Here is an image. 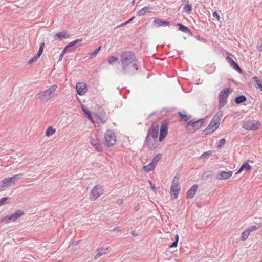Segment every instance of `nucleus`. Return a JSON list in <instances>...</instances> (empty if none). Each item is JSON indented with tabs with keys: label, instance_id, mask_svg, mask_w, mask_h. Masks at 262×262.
Instances as JSON below:
<instances>
[{
	"label": "nucleus",
	"instance_id": "obj_13",
	"mask_svg": "<svg viewBox=\"0 0 262 262\" xmlns=\"http://www.w3.org/2000/svg\"><path fill=\"white\" fill-rule=\"evenodd\" d=\"M76 88L77 92L79 95H83L86 92V84L84 82H78L76 85Z\"/></svg>",
	"mask_w": 262,
	"mask_h": 262
},
{
	"label": "nucleus",
	"instance_id": "obj_8",
	"mask_svg": "<svg viewBox=\"0 0 262 262\" xmlns=\"http://www.w3.org/2000/svg\"><path fill=\"white\" fill-rule=\"evenodd\" d=\"M261 125V123L255 120H248L244 121L243 124V127L249 131H256L258 130Z\"/></svg>",
	"mask_w": 262,
	"mask_h": 262
},
{
	"label": "nucleus",
	"instance_id": "obj_11",
	"mask_svg": "<svg viewBox=\"0 0 262 262\" xmlns=\"http://www.w3.org/2000/svg\"><path fill=\"white\" fill-rule=\"evenodd\" d=\"M204 122L203 119H200L198 121H193L191 120L188 123V126H191L192 128H190V130L194 132L199 129L201 128L203 126Z\"/></svg>",
	"mask_w": 262,
	"mask_h": 262
},
{
	"label": "nucleus",
	"instance_id": "obj_4",
	"mask_svg": "<svg viewBox=\"0 0 262 262\" xmlns=\"http://www.w3.org/2000/svg\"><path fill=\"white\" fill-rule=\"evenodd\" d=\"M57 86L54 84L51 86L46 90L40 92L38 94V99L43 102H47L51 99L54 95V93L56 90Z\"/></svg>",
	"mask_w": 262,
	"mask_h": 262
},
{
	"label": "nucleus",
	"instance_id": "obj_15",
	"mask_svg": "<svg viewBox=\"0 0 262 262\" xmlns=\"http://www.w3.org/2000/svg\"><path fill=\"white\" fill-rule=\"evenodd\" d=\"M159 130V128L158 125L152 126L148 132L146 137L158 139Z\"/></svg>",
	"mask_w": 262,
	"mask_h": 262
},
{
	"label": "nucleus",
	"instance_id": "obj_19",
	"mask_svg": "<svg viewBox=\"0 0 262 262\" xmlns=\"http://www.w3.org/2000/svg\"><path fill=\"white\" fill-rule=\"evenodd\" d=\"M82 41V39H76L75 40H74L72 42H70L69 43L66 47L67 48V49L70 50V52H71L72 51V48L73 47H79L81 46V45H78V43H80Z\"/></svg>",
	"mask_w": 262,
	"mask_h": 262
},
{
	"label": "nucleus",
	"instance_id": "obj_51",
	"mask_svg": "<svg viewBox=\"0 0 262 262\" xmlns=\"http://www.w3.org/2000/svg\"><path fill=\"white\" fill-rule=\"evenodd\" d=\"M4 223L3 218L0 219V224Z\"/></svg>",
	"mask_w": 262,
	"mask_h": 262
},
{
	"label": "nucleus",
	"instance_id": "obj_14",
	"mask_svg": "<svg viewBox=\"0 0 262 262\" xmlns=\"http://www.w3.org/2000/svg\"><path fill=\"white\" fill-rule=\"evenodd\" d=\"M44 47H45V43L42 42L40 45L39 49L38 51L37 55H35L34 57H33L32 58H31V59H30L28 61L29 64H31L33 63V62H36L37 60V59L40 57V56H41V55L42 53Z\"/></svg>",
	"mask_w": 262,
	"mask_h": 262
},
{
	"label": "nucleus",
	"instance_id": "obj_22",
	"mask_svg": "<svg viewBox=\"0 0 262 262\" xmlns=\"http://www.w3.org/2000/svg\"><path fill=\"white\" fill-rule=\"evenodd\" d=\"M156 166L155 165V164H153L152 163H150L149 164L144 166L143 167V169L145 172H149L150 171H153Z\"/></svg>",
	"mask_w": 262,
	"mask_h": 262
},
{
	"label": "nucleus",
	"instance_id": "obj_48",
	"mask_svg": "<svg viewBox=\"0 0 262 262\" xmlns=\"http://www.w3.org/2000/svg\"><path fill=\"white\" fill-rule=\"evenodd\" d=\"M226 60H227L228 62L230 64L232 61H233V60L229 56H227L226 57Z\"/></svg>",
	"mask_w": 262,
	"mask_h": 262
},
{
	"label": "nucleus",
	"instance_id": "obj_1",
	"mask_svg": "<svg viewBox=\"0 0 262 262\" xmlns=\"http://www.w3.org/2000/svg\"><path fill=\"white\" fill-rule=\"evenodd\" d=\"M169 124V121L168 120H165L162 122L158 139L146 137L145 144L148 147L149 149L154 150L156 149L158 146L159 143L162 141L167 136Z\"/></svg>",
	"mask_w": 262,
	"mask_h": 262
},
{
	"label": "nucleus",
	"instance_id": "obj_17",
	"mask_svg": "<svg viewBox=\"0 0 262 262\" xmlns=\"http://www.w3.org/2000/svg\"><path fill=\"white\" fill-rule=\"evenodd\" d=\"M24 214L25 213L23 211H21L20 210H17L15 211V213L9 215L11 221L15 222L16 221L17 219L24 215Z\"/></svg>",
	"mask_w": 262,
	"mask_h": 262
},
{
	"label": "nucleus",
	"instance_id": "obj_9",
	"mask_svg": "<svg viewBox=\"0 0 262 262\" xmlns=\"http://www.w3.org/2000/svg\"><path fill=\"white\" fill-rule=\"evenodd\" d=\"M104 193L103 187L100 185H95L92 189L90 193V199L91 201L96 200Z\"/></svg>",
	"mask_w": 262,
	"mask_h": 262
},
{
	"label": "nucleus",
	"instance_id": "obj_23",
	"mask_svg": "<svg viewBox=\"0 0 262 262\" xmlns=\"http://www.w3.org/2000/svg\"><path fill=\"white\" fill-rule=\"evenodd\" d=\"M107 250H108V248H101L98 249L97 250V253L95 257V258L96 259V258L99 257L100 256H101V255L106 254Z\"/></svg>",
	"mask_w": 262,
	"mask_h": 262
},
{
	"label": "nucleus",
	"instance_id": "obj_25",
	"mask_svg": "<svg viewBox=\"0 0 262 262\" xmlns=\"http://www.w3.org/2000/svg\"><path fill=\"white\" fill-rule=\"evenodd\" d=\"M154 23L157 25L158 26H168L169 24V22L167 21H163L161 19H155L154 21Z\"/></svg>",
	"mask_w": 262,
	"mask_h": 262
},
{
	"label": "nucleus",
	"instance_id": "obj_21",
	"mask_svg": "<svg viewBox=\"0 0 262 262\" xmlns=\"http://www.w3.org/2000/svg\"><path fill=\"white\" fill-rule=\"evenodd\" d=\"M251 169V166L248 162H245L242 165L239 169L236 172V174H237L243 171H248Z\"/></svg>",
	"mask_w": 262,
	"mask_h": 262
},
{
	"label": "nucleus",
	"instance_id": "obj_20",
	"mask_svg": "<svg viewBox=\"0 0 262 262\" xmlns=\"http://www.w3.org/2000/svg\"><path fill=\"white\" fill-rule=\"evenodd\" d=\"M152 9V8L150 6L145 7L142 8L141 9H140L138 12L137 15L139 16H144L147 13L150 12Z\"/></svg>",
	"mask_w": 262,
	"mask_h": 262
},
{
	"label": "nucleus",
	"instance_id": "obj_6",
	"mask_svg": "<svg viewBox=\"0 0 262 262\" xmlns=\"http://www.w3.org/2000/svg\"><path fill=\"white\" fill-rule=\"evenodd\" d=\"M116 136L115 133L111 130H107L104 134L103 144L107 147L113 146L116 142Z\"/></svg>",
	"mask_w": 262,
	"mask_h": 262
},
{
	"label": "nucleus",
	"instance_id": "obj_50",
	"mask_svg": "<svg viewBox=\"0 0 262 262\" xmlns=\"http://www.w3.org/2000/svg\"><path fill=\"white\" fill-rule=\"evenodd\" d=\"M133 19H134V17H132L130 19H129L128 20L125 21L124 23H122L121 25H126L128 23L130 22Z\"/></svg>",
	"mask_w": 262,
	"mask_h": 262
},
{
	"label": "nucleus",
	"instance_id": "obj_41",
	"mask_svg": "<svg viewBox=\"0 0 262 262\" xmlns=\"http://www.w3.org/2000/svg\"><path fill=\"white\" fill-rule=\"evenodd\" d=\"M8 199V197H4V198H1L0 199V206H1L3 205H4L6 203V201Z\"/></svg>",
	"mask_w": 262,
	"mask_h": 262
},
{
	"label": "nucleus",
	"instance_id": "obj_32",
	"mask_svg": "<svg viewBox=\"0 0 262 262\" xmlns=\"http://www.w3.org/2000/svg\"><path fill=\"white\" fill-rule=\"evenodd\" d=\"M254 82H255V86L256 88H259L262 91V84L259 82L258 77H254L252 78Z\"/></svg>",
	"mask_w": 262,
	"mask_h": 262
},
{
	"label": "nucleus",
	"instance_id": "obj_28",
	"mask_svg": "<svg viewBox=\"0 0 262 262\" xmlns=\"http://www.w3.org/2000/svg\"><path fill=\"white\" fill-rule=\"evenodd\" d=\"M251 232L249 230V229L247 228L245 230H244L241 235V239L242 241H245L247 239L250 233Z\"/></svg>",
	"mask_w": 262,
	"mask_h": 262
},
{
	"label": "nucleus",
	"instance_id": "obj_16",
	"mask_svg": "<svg viewBox=\"0 0 262 262\" xmlns=\"http://www.w3.org/2000/svg\"><path fill=\"white\" fill-rule=\"evenodd\" d=\"M90 143L93 145L94 148L98 152H101L102 150V146L98 140L94 139L93 137H91Z\"/></svg>",
	"mask_w": 262,
	"mask_h": 262
},
{
	"label": "nucleus",
	"instance_id": "obj_34",
	"mask_svg": "<svg viewBox=\"0 0 262 262\" xmlns=\"http://www.w3.org/2000/svg\"><path fill=\"white\" fill-rule=\"evenodd\" d=\"M183 9L185 12L189 14L192 10V6L190 4H187L184 6Z\"/></svg>",
	"mask_w": 262,
	"mask_h": 262
},
{
	"label": "nucleus",
	"instance_id": "obj_5",
	"mask_svg": "<svg viewBox=\"0 0 262 262\" xmlns=\"http://www.w3.org/2000/svg\"><path fill=\"white\" fill-rule=\"evenodd\" d=\"M179 179L180 176L177 174L173 179L170 189V194L171 199L174 200L177 199L180 191L181 188L179 182Z\"/></svg>",
	"mask_w": 262,
	"mask_h": 262
},
{
	"label": "nucleus",
	"instance_id": "obj_30",
	"mask_svg": "<svg viewBox=\"0 0 262 262\" xmlns=\"http://www.w3.org/2000/svg\"><path fill=\"white\" fill-rule=\"evenodd\" d=\"M162 158V154H157L152 159L151 163L153 164H155L156 166H157V163L160 160V159Z\"/></svg>",
	"mask_w": 262,
	"mask_h": 262
},
{
	"label": "nucleus",
	"instance_id": "obj_2",
	"mask_svg": "<svg viewBox=\"0 0 262 262\" xmlns=\"http://www.w3.org/2000/svg\"><path fill=\"white\" fill-rule=\"evenodd\" d=\"M120 61L125 72L128 70L129 67H132L133 69H137L136 58L134 54L130 51L124 52L121 54Z\"/></svg>",
	"mask_w": 262,
	"mask_h": 262
},
{
	"label": "nucleus",
	"instance_id": "obj_39",
	"mask_svg": "<svg viewBox=\"0 0 262 262\" xmlns=\"http://www.w3.org/2000/svg\"><path fill=\"white\" fill-rule=\"evenodd\" d=\"M67 52H70V50H69L67 48L65 47L64 50H63V51L61 52V54H60V60H61L62 59V58H63V56L65 55V54L67 53Z\"/></svg>",
	"mask_w": 262,
	"mask_h": 262
},
{
	"label": "nucleus",
	"instance_id": "obj_40",
	"mask_svg": "<svg viewBox=\"0 0 262 262\" xmlns=\"http://www.w3.org/2000/svg\"><path fill=\"white\" fill-rule=\"evenodd\" d=\"M211 155H212V151L209 150V151L204 152L202 155L201 157H204L205 158H208L209 156H211Z\"/></svg>",
	"mask_w": 262,
	"mask_h": 262
},
{
	"label": "nucleus",
	"instance_id": "obj_10",
	"mask_svg": "<svg viewBox=\"0 0 262 262\" xmlns=\"http://www.w3.org/2000/svg\"><path fill=\"white\" fill-rule=\"evenodd\" d=\"M232 92V90L230 88L224 89L221 91L219 96L220 106H224L227 103V98Z\"/></svg>",
	"mask_w": 262,
	"mask_h": 262
},
{
	"label": "nucleus",
	"instance_id": "obj_47",
	"mask_svg": "<svg viewBox=\"0 0 262 262\" xmlns=\"http://www.w3.org/2000/svg\"><path fill=\"white\" fill-rule=\"evenodd\" d=\"M149 183L150 186L151 188L152 189V190L153 191H154L155 192V193H156V188H155V186H154V185H153L152 184V183H151V181H149Z\"/></svg>",
	"mask_w": 262,
	"mask_h": 262
},
{
	"label": "nucleus",
	"instance_id": "obj_27",
	"mask_svg": "<svg viewBox=\"0 0 262 262\" xmlns=\"http://www.w3.org/2000/svg\"><path fill=\"white\" fill-rule=\"evenodd\" d=\"M81 109H82V111L86 115L88 118L92 122H94V120H93V118H92V117L91 116V114L90 112V111L87 110V109L85 108V107L84 106H83V105L81 106Z\"/></svg>",
	"mask_w": 262,
	"mask_h": 262
},
{
	"label": "nucleus",
	"instance_id": "obj_33",
	"mask_svg": "<svg viewBox=\"0 0 262 262\" xmlns=\"http://www.w3.org/2000/svg\"><path fill=\"white\" fill-rule=\"evenodd\" d=\"M101 48V47H99V48H98L97 49H96L93 52L90 53H89V58L92 59V58L95 57L97 55V54H98V53L100 51Z\"/></svg>",
	"mask_w": 262,
	"mask_h": 262
},
{
	"label": "nucleus",
	"instance_id": "obj_42",
	"mask_svg": "<svg viewBox=\"0 0 262 262\" xmlns=\"http://www.w3.org/2000/svg\"><path fill=\"white\" fill-rule=\"evenodd\" d=\"M3 218L4 223H8L11 222L10 218L9 215H6Z\"/></svg>",
	"mask_w": 262,
	"mask_h": 262
},
{
	"label": "nucleus",
	"instance_id": "obj_12",
	"mask_svg": "<svg viewBox=\"0 0 262 262\" xmlns=\"http://www.w3.org/2000/svg\"><path fill=\"white\" fill-rule=\"evenodd\" d=\"M232 174V171H221L216 175V178L219 180H226L231 178Z\"/></svg>",
	"mask_w": 262,
	"mask_h": 262
},
{
	"label": "nucleus",
	"instance_id": "obj_3",
	"mask_svg": "<svg viewBox=\"0 0 262 262\" xmlns=\"http://www.w3.org/2000/svg\"><path fill=\"white\" fill-rule=\"evenodd\" d=\"M223 116V112L222 111H219L214 116L208 126L204 130L205 135L212 134L219 127Z\"/></svg>",
	"mask_w": 262,
	"mask_h": 262
},
{
	"label": "nucleus",
	"instance_id": "obj_31",
	"mask_svg": "<svg viewBox=\"0 0 262 262\" xmlns=\"http://www.w3.org/2000/svg\"><path fill=\"white\" fill-rule=\"evenodd\" d=\"M246 100H247V99H246V97L243 95H242V96H239L238 97H236L235 99V102L236 103L239 104V103H241L246 101Z\"/></svg>",
	"mask_w": 262,
	"mask_h": 262
},
{
	"label": "nucleus",
	"instance_id": "obj_36",
	"mask_svg": "<svg viewBox=\"0 0 262 262\" xmlns=\"http://www.w3.org/2000/svg\"><path fill=\"white\" fill-rule=\"evenodd\" d=\"M118 59L117 57L114 56H112L109 57L107 61L110 64H113L114 62L118 61Z\"/></svg>",
	"mask_w": 262,
	"mask_h": 262
},
{
	"label": "nucleus",
	"instance_id": "obj_49",
	"mask_svg": "<svg viewBox=\"0 0 262 262\" xmlns=\"http://www.w3.org/2000/svg\"><path fill=\"white\" fill-rule=\"evenodd\" d=\"M226 60H227L228 62L230 64L232 61H233V60L229 56H227L226 57Z\"/></svg>",
	"mask_w": 262,
	"mask_h": 262
},
{
	"label": "nucleus",
	"instance_id": "obj_37",
	"mask_svg": "<svg viewBox=\"0 0 262 262\" xmlns=\"http://www.w3.org/2000/svg\"><path fill=\"white\" fill-rule=\"evenodd\" d=\"M179 235L178 234H176L175 242H173L171 245H170L169 246V248H173V247H177L178 243L179 242Z\"/></svg>",
	"mask_w": 262,
	"mask_h": 262
},
{
	"label": "nucleus",
	"instance_id": "obj_18",
	"mask_svg": "<svg viewBox=\"0 0 262 262\" xmlns=\"http://www.w3.org/2000/svg\"><path fill=\"white\" fill-rule=\"evenodd\" d=\"M198 189V185L195 184L193 185L187 192V198H192L195 195Z\"/></svg>",
	"mask_w": 262,
	"mask_h": 262
},
{
	"label": "nucleus",
	"instance_id": "obj_46",
	"mask_svg": "<svg viewBox=\"0 0 262 262\" xmlns=\"http://www.w3.org/2000/svg\"><path fill=\"white\" fill-rule=\"evenodd\" d=\"M99 120L102 123H104L106 122L107 118L105 116L104 117L102 116V117L99 118Z\"/></svg>",
	"mask_w": 262,
	"mask_h": 262
},
{
	"label": "nucleus",
	"instance_id": "obj_26",
	"mask_svg": "<svg viewBox=\"0 0 262 262\" xmlns=\"http://www.w3.org/2000/svg\"><path fill=\"white\" fill-rule=\"evenodd\" d=\"M55 132V129H54L52 126H49L46 130V136L47 137H50L54 134Z\"/></svg>",
	"mask_w": 262,
	"mask_h": 262
},
{
	"label": "nucleus",
	"instance_id": "obj_24",
	"mask_svg": "<svg viewBox=\"0 0 262 262\" xmlns=\"http://www.w3.org/2000/svg\"><path fill=\"white\" fill-rule=\"evenodd\" d=\"M56 36L60 40H62L63 38H68L70 37V35L68 34L66 32H58L55 34Z\"/></svg>",
	"mask_w": 262,
	"mask_h": 262
},
{
	"label": "nucleus",
	"instance_id": "obj_44",
	"mask_svg": "<svg viewBox=\"0 0 262 262\" xmlns=\"http://www.w3.org/2000/svg\"><path fill=\"white\" fill-rule=\"evenodd\" d=\"M248 229L251 232L253 231L257 230L258 229V227L254 225L249 227Z\"/></svg>",
	"mask_w": 262,
	"mask_h": 262
},
{
	"label": "nucleus",
	"instance_id": "obj_7",
	"mask_svg": "<svg viewBox=\"0 0 262 262\" xmlns=\"http://www.w3.org/2000/svg\"><path fill=\"white\" fill-rule=\"evenodd\" d=\"M22 174L13 176L12 177L6 178L0 182V190H3L6 187H9L15 183V181L20 179Z\"/></svg>",
	"mask_w": 262,
	"mask_h": 262
},
{
	"label": "nucleus",
	"instance_id": "obj_38",
	"mask_svg": "<svg viewBox=\"0 0 262 262\" xmlns=\"http://www.w3.org/2000/svg\"><path fill=\"white\" fill-rule=\"evenodd\" d=\"M179 116L181 117L182 119L185 121L186 122L189 119V117L187 116L186 115L183 114L181 112H179L178 113Z\"/></svg>",
	"mask_w": 262,
	"mask_h": 262
},
{
	"label": "nucleus",
	"instance_id": "obj_35",
	"mask_svg": "<svg viewBox=\"0 0 262 262\" xmlns=\"http://www.w3.org/2000/svg\"><path fill=\"white\" fill-rule=\"evenodd\" d=\"M177 25L179 26V30L184 32H187L189 31V29L187 27L184 26L181 23L178 24Z\"/></svg>",
	"mask_w": 262,
	"mask_h": 262
},
{
	"label": "nucleus",
	"instance_id": "obj_45",
	"mask_svg": "<svg viewBox=\"0 0 262 262\" xmlns=\"http://www.w3.org/2000/svg\"><path fill=\"white\" fill-rule=\"evenodd\" d=\"M213 16L214 18H215L217 21L220 20V16L218 15V14L217 13L216 11H214L213 13Z\"/></svg>",
	"mask_w": 262,
	"mask_h": 262
},
{
	"label": "nucleus",
	"instance_id": "obj_43",
	"mask_svg": "<svg viewBox=\"0 0 262 262\" xmlns=\"http://www.w3.org/2000/svg\"><path fill=\"white\" fill-rule=\"evenodd\" d=\"M225 143H226V140H225L224 138H223V139H222L220 140V141H219V143L218 147H221V146H222V145L225 144Z\"/></svg>",
	"mask_w": 262,
	"mask_h": 262
},
{
	"label": "nucleus",
	"instance_id": "obj_29",
	"mask_svg": "<svg viewBox=\"0 0 262 262\" xmlns=\"http://www.w3.org/2000/svg\"><path fill=\"white\" fill-rule=\"evenodd\" d=\"M235 70H236L238 73H242V69L238 66V65L233 60L229 64Z\"/></svg>",
	"mask_w": 262,
	"mask_h": 262
}]
</instances>
